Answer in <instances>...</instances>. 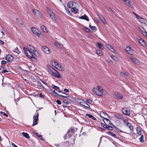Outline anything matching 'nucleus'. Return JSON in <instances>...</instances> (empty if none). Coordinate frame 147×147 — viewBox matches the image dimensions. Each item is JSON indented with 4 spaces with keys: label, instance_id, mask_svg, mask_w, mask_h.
Listing matches in <instances>:
<instances>
[{
    "label": "nucleus",
    "instance_id": "5",
    "mask_svg": "<svg viewBox=\"0 0 147 147\" xmlns=\"http://www.w3.org/2000/svg\"><path fill=\"white\" fill-rule=\"evenodd\" d=\"M78 5V4L77 3L73 1H70L67 4L68 7L71 9L75 7H77Z\"/></svg>",
    "mask_w": 147,
    "mask_h": 147
},
{
    "label": "nucleus",
    "instance_id": "42",
    "mask_svg": "<svg viewBox=\"0 0 147 147\" xmlns=\"http://www.w3.org/2000/svg\"><path fill=\"white\" fill-rule=\"evenodd\" d=\"M32 60L34 61V62H36L37 61V59L33 55V56H31V57L30 58Z\"/></svg>",
    "mask_w": 147,
    "mask_h": 147
},
{
    "label": "nucleus",
    "instance_id": "4",
    "mask_svg": "<svg viewBox=\"0 0 147 147\" xmlns=\"http://www.w3.org/2000/svg\"><path fill=\"white\" fill-rule=\"evenodd\" d=\"M51 62L53 65L57 69L61 71H63L64 69L63 67L55 61H52Z\"/></svg>",
    "mask_w": 147,
    "mask_h": 147
},
{
    "label": "nucleus",
    "instance_id": "11",
    "mask_svg": "<svg viewBox=\"0 0 147 147\" xmlns=\"http://www.w3.org/2000/svg\"><path fill=\"white\" fill-rule=\"evenodd\" d=\"M49 14L53 20L55 21L56 20V17L53 12L51 9H49L48 11Z\"/></svg>",
    "mask_w": 147,
    "mask_h": 147
},
{
    "label": "nucleus",
    "instance_id": "26",
    "mask_svg": "<svg viewBox=\"0 0 147 147\" xmlns=\"http://www.w3.org/2000/svg\"><path fill=\"white\" fill-rule=\"evenodd\" d=\"M138 18H137L138 20L142 23H144L145 20L142 17L140 16H137Z\"/></svg>",
    "mask_w": 147,
    "mask_h": 147
},
{
    "label": "nucleus",
    "instance_id": "14",
    "mask_svg": "<svg viewBox=\"0 0 147 147\" xmlns=\"http://www.w3.org/2000/svg\"><path fill=\"white\" fill-rule=\"evenodd\" d=\"M125 50L129 55H132L133 54V52L132 50L130 49V48L129 47H126Z\"/></svg>",
    "mask_w": 147,
    "mask_h": 147
},
{
    "label": "nucleus",
    "instance_id": "53",
    "mask_svg": "<svg viewBox=\"0 0 147 147\" xmlns=\"http://www.w3.org/2000/svg\"><path fill=\"white\" fill-rule=\"evenodd\" d=\"M56 102L58 104V105H60L61 104V101L59 100H57L56 101Z\"/></svg>",
    "mask_w": 147,
    "mask_h": 147
},
{
    "label": "nucleus",
    "instance_id": "17",
    "mask_svg": "<svg viewBox=\"0 0 147 147\" xmlns=\"http://www.w3.org/2000/svg\"><path fill=\"white\" fill-rule=\"evenodd\" d=\"M100 115L102 117L104 118H104H105V117H104V116H107L109 118H110L109 116L108 115L107 113L103 111H101L100 112Z\"/></svg>",
    "mask_w": 147,
    "mask_h": 147
},
{
    "label": "nucleus",
    "instance_id": "62",
    "mask_svg": "<svg viewBox=\"0 0 147 147\" xmlns=\"http://www.w3.org/2000/svg\"><path fill=\"white\" fill-rule=\"evenodd\" d=\"M64 90L65 92H69V90L67 89H64Z\"/></svg>",
    "mask_w": 147,
    "mask_h": 147
},
{
    "label": "nucleus",
    "instance_id": "60",
    "mask_svg": "<svg viewBox=\"0 0 147 147\" xmlns=\"http://www.w3.org/2000/svg\"><path fill=\"white\" fill-rule=\"evenodd\" d=\"M123 1L125 2L126 3V4H127V3H129V0H123Z\"/></svg>",
    "mask_w": 147,
    "mask_h": 147
},
{
    "label": "nucleus",
    "instance_id": "15",
    "mask_svg": "<svg viewBox=\"0 0 147 147\" xmlns=\"http://www.w3.org/2000/svg\"><path fill=\"white\" fill-rule=\"evenodd\" d=\"M5 59L8 62L12 61L13 59V57L10 55H7L5 57Z\"/></svg>",
    "mask_w": 147,
    "mask_h": 147
},
{
    "label": "nucleus",
    "instance_id": "39",
    "mask_svg": "<svg viewBox=\"0 0 147 147\" xmlns=\"http://www.w3.org/2000/svg\"><path fill=\"white\" fill-rule=\"evenodd\" d=\"M13 51L14 52L17 54V55H18L20 53V52L18 50L17 47H16V49H15L13 50Z\"/></svg>",
    "mask_w": 147,
    "mask_h": 147
},
{
    "label": "nucleus",
    "instance_id": "64",
    "mask_svg": "<svg viewBox=\"0 0 147 147\" xmlns=\"http://www.w3.org/2000/svg\"><path fill=\"white\" fill-rule=\"evenodd\" d=\"M11 145L13 147H18L15 144H14L13 143H12L11 144Z\"/></svg>",
    "mask_w": 147,
    "mask_h": 147
},
{
    "label": "nucleus",
    "instance_id": "58",
    "mask_svg": "<svg viewBox=\"0 0 147 147\" xmlns=\"http://www.w3.org/2000/svg\"><path fill=\"white\" fill-rule=\"evenodd\" d=\"M71 131V132H72V130H69L67 132V134H66V135L64 136V137H65V138H64V139H65V138H66V136H67V134H68Z\"/></svg>",
    "mask_w": 147,
    "mask_h": 147
},
{
    "label": "nucleus",
    "instance_id": "23",
    "mask_svg": "<svg viewBox=\"0 0 147 147\" xmlns=\"http://www.w3.org/2000/svg\"><path fill=\"white\" fill-rule=\"evenodd\" d=\"M28 49L30 50V52H33L35 50V48L33 47L32 46L29 45L28 46Z\"/></svg>",
    "mask_w": 147,
    "mask_h": 147
},
{
    "label": "nucleus",
    "instance_id": "24",
    "mask_svg": "<svg viewBox=\"0 0 147 147\" xmlns=\"http://www.w3.org/2000/svg\"><path fill=\"white\" fill-rule=\"evenodd\" d=\"M86 116L90 118H91L94 120H96V119L92 115L87 114H86Z\"/></svg>",
    "mask_w": 147,
    "mask_h": 147
},
{
    "label": "nucleus",
    "instance_id": "63",
    "mask_svg": "<svg viewBox=\"0 0 147 147\" xmlns=\"http://www.w3.org/2000/svg\"><path fill=\"white\" fill-rule=\"evenodd\" d=\"M109 9L112 12V13H114V11L113 10L111 7H109Z\"/></svg>",
    "mask_w": 147,
    "mask_h": 147
},
{
    "label": "nucleus",
    "instance_id": "31",
    "mask_svg": "<svg viewBox=\"0 0 147 147\" xmlns=\"http://www.w3.org/2000/svg\"><path fill=\"white\" fill-rule=\"evenodd\" d=\"M104 122L105 124L103 123H101L102 125V126L104 128L106 129L107 128H108V125L104 120Z\"/></svg>",
    "mask_w": 147,
    "mask_h": 147
},
{
    "label": "nucleus",
    "instance_id": "9",
    "mask_svg": "<svg viewBox=\"0 0 147 147\" xmlns=\"http://www.w3.org/2000/svg\"><path fill=\"white\" fill-rule=\"evenodd\" d=\"M122 112L123 114L127 116L129 115L130 114V111L125 107L122 108Z\"/></svg>",
    "mask_w": 147,
    "mask_h": 147
},
{
    "label": "nucleus",
    "instance_id": "19",
    "mask_svg": "<svg viewBox=\"0 0 147 147\" xmlns=\"http://www.w3.org/2000/svg\"><path fill=\"white\" fill-rule=\"evenodd\" d=\"M115 116L117 119L120 120H122L124 117H123L122 115L119 114H115Z\"/></svg>",
    "mask_w": 147,
    "mask_h": 147
},
{
    "label": "nucleus",
    "instance_id": "55",
    "mask_svg": "<svg viewBox=\"0 0 147 147\" xmlns=\"http://www.w3.org/2000/svg\"><path fill=\"white\" fill-rule=\"evenodd\" d=\"M108 128H109V129L110 130H112L113 129V128L110 125H108Z\"/></svg>",
    "mask_w": 147,
    "mask_h": 147
},
{
    "label": "nucleus",
    "instance_id": "10",
    "mask_svg": "<svg viewBox=\"0 0 147 147\" xmlns=\"http://www.w3.org/2000/svg\"><path fill=\"white\" fill-rule=\"evenodd\" d=\"M31 30L35 34L38 36H40V31L36 28L32 27L31 28Z\"/></svg>",
    "mask_w": 147,
    "mask_h": 147
},
{
    "label": "nucleus",
    "instance_id": "61",
    "mask_svg": "<svg viewBox=\"0 0 147 147\" xmlns=\"http://www.w3.org/2000/svg\"><path fill=\"white\" fill-rule=\"evenodd\" d=\"M116 131H117L118 132H123L122 131H121L119 129H118V128H116Z\"/></svg>",
    "mask_w": 147,
    "mask_h": 147
},
{
    "label": "nucleus",
    "instance_id": "3",
    "mask_svg": "<svg viewBox=\"0 0 147 147\" xmlns=\"http://www.w3.org/2000/svg\"><path fill=\"white\" fill-rule=\"evenodd\" d=\"M56 90H54L52 92V94L55 96L58 97H59L61 98H67L68 97V95L67 94L64 93H63L64 94H65V96L62 95H61L59 94L56 92Z\"/></svg>",
    "mask_w": 147,
    "mask_h": 147
},
{
    "label": "nucleus",
    "instance_id": "2",
    "mask_svg": "<svg viewBox=\"0 0 147 147\" xmlns=\"http://www.w3.org/2000/svg\"><path fill=\"white\" fill-rule=\"evenodd\" d=\"M123 121V124L126 126H128L130 130H132L133 129V127L131 124L129 122L127 117H123L122 119Z\"/></svg>",
    "mask_w": 147,
    "mask_h": 147
},
{
    "label": "nucleus",
    "instance_id": "33",
    "mask_svg": "<svg viewBox=\"0 0 147 147\" xmlns=\"http://www.w3.org/2000/svg\"><path fill=\"white\" fill-rule=\"evenodd\" d=\"M120 74L123 77L125 78L128 75V73H127L126 74L122 72H121L120 73Z\"/></svg>",
    "mask_w": 147,
    "mask_h": 147
},
{
    "label": "nucleus",
    "instance_id": "38",
    "mask_svg": "<svg viewBox=\"0 0 147 147\" xmlns=\"http://www.w3.org/2000/svg\"><path fill=\"white\" fill-rule=\"evenodd\" d=\"M35 134L40 139L43 140V139L42 136L41 135L38 134L36 132H35Z\"/></svg>",
    "mask_w": 147,
    "mask_h": 147
},
{
    "label": "nucleus",
    "instance_id": "25",
    "mask_svg": "<svg viewBox=\"0 0 147 147\" xmlns=\"http://www.w3.org/2000/svg\"><path fill=\"white\" fill-rule=\"evenodd\" d=\"M99 19L104 24H105L106 22L103 16L100 15L99 16Z\"/></svg>",
    "mask_w": 147,
    "mask_h": 147
},
{
    "label": "nucleus",
    "instance_id": "28",
    "mask_svg": "<svg viewBox=\"0 0 147 147\" xmlns=\"http://www.w3.org/2000/svg\"><path fill=\"white\" fill-rule=\"evenodd\" d=\"M77 7H75L74 8L71 9V11L75 13H77L78 11V9L76 8Z\"/></svg>",
    "mask_w": 147,
    "mask_h": 147
},
{
    "label": "nucleus",
    "instance_id": "40",
    "mask_svg": "<svg viewBox=\"0 0 147 147\" xmlns=\"http://www.w3.org/2000/svg\"><path fill=\"white\" fill-rule=\"evenodd\" d=\"M96 53L100 56H101L102 55V53L101 51L99 50H97L96 51Z\"/></svg>",
    "mask_w": 147,
    "mask_h": 147
},
{
    "label": "nucleus",
    "instance_id": "8",
    "mask_svg": "<svg viewBox=\"0 0 147 147\" xmlns=\"http://www.w3.org/2000/svg\"><path fill=\"white\" fill-rule=\"evenodd\" d=\"M32 12L34 15L36 16L38 18H42V14L39 11L34 9L32 10Z\"/></svg>",
    "mask_w": 147,
    "mask_h": 147
},
{
    "label": "nucleus",
    "instance_id": "13",
    "mask_svg": "<svg viewBox=\"0 0 147 147\" xmlns=\"http://www.w3.org/2000/svg\"><path fill=\"white\" fill-rule=\"evenodd\" d=\"M107 47L110 51L113 53H114L115 51V49L112 46L109 44H107L106 45Z\"/></svg>",
    "mask_w": 147,
    "mask_h": 147
},
{
    "label": "nucleus",
    "instance_id": "1",
    "mask_svg": "<svg viewBox=\"0 0 147 147\" xmlns=\"http://www.w3.org/2000/svg\"><path fill=\"white\" fill-rule=\"evenodd\" d=\"M92 90L94 93L100 96H102V94L105 91L102 87L100 86H97V89H96L95 88H94Z\"/></svg>",
    "mask_w": 147,
    "mask_h": 147
},
{
    "label": "nucleus",
    "instance_id": "30",
    "mask_svg": "<svg viewBox=\"0 0 147 147\" xmlns=\"http://www.w3.org/2000/svg\"><path fill=\"white\" fill-rule=\"evenodd\" d=\"M54 45L59 48H61L62 45L58 42H55L54 43Z\"/></svg>",
    "mask_w": 147,
    "mask_h": 147
},
{
    "label": "nucleus",
    "instance_id": "32",
    "mask_svg": "<svg viewBox=\"0 0 147 147\" xmlns=\"http://www.w3.org/2000/svg\"><path fill=\"white\" fill-rule=\"evenodd\" d=\"M22 134L26 138H30L28 134L24 132H23Z\"/></svg>",
    "mask_w": 147,
    "mask_h": 147
},
{
    "label": "nucleus",
    "instance_id": "54",
    "mask_svg": "<svg viewBox=\"0 0 147 147\" xmlns=\"http://www.w3.org/2000/svg\"><path fill=\"white\" fill-rule=\"evenodd\" d=\"M131 4V2L130 1H129V3H127V5H128L129 6L131 7L132 6Z\"/></svg>",
    "mask_w": 147,
    "mask_h": 147
},
{
    "label": "nucleus",
    "instance_id": "44",
    "mask_svg": "<svg viewBox=\"0 0 147 147\" xmlns=\"http://www.w3.org/2000/svg\"><path fill=\"white\" fill-rule=\"evenodd\" d=\"M30 52L29 53H28L27 54H26L27 56L29 58H31L32 56H33L32 54L30 53Z\"/></svg>",
    "mask_w": 147,
    "mask_h": 147
},
{
    "label": "nucleus",
    "instance_id": "16",
    "mask_svg": "<svg viewBox=\"0 0 147 147\" xmlns=\"http://www.w3.org/2000/svg\"><path fill=\"white\" fill-rule=\"evenodd\" d=\"M115 96L116 98L119 99H121L123 97L121 94L118 92H116L115 93Z\"/></svg>",
    "mask_w": 147,
    "mask_h": 147
},
{
    "label": "nucleus",
    "instance_id": "22",
    "mask_svg": "<svg viewBox=\"0 0 147 147\" xmlns=\"http://www.w3.org/2000/svg\"><path fill=\"white\" fill-rule=\"evenodd\" d=\"M130 59L135 63L138 64L139 63V61L137 59L133 57H131Z\"/></svg>",
    "mask_w": 147,
    "mask_h": 147
},
{
    "label": "nucleus",
    "instance_id": "43",
    "mask_svg": "<svg viewBox=\"0 0 147 147\" xmlns=\"http://www.w3.org/2000/svg\"><path fill=\"white\" fill-rule=\"evenodd\" d=\"M23 49L26 54H27V53H28V52H30L28 50H27V49L25 47H24Z\"/></svg>",
    "mask_w": 147,
    "mask_h": 147
},
{
    "label": "nucleus",
    "instance_id": "20",
    "mask_svg": "<svg viewBox=\"0 0 147 147\" xmlns=\"http://www.w3.org/2000/svg\"><path fill=\"white\" fill-rule=\"evenodd\" d=\"M139 42L140 44L144 47L146 45L145 41L142 39L140 38L139 39Z\"/></svg>",
    "mask_w": 147,
    "mask_h": 147
},
{
    "label": "nucleus",
    "instance_id": "18",
    "mask_svg": "<svg viewBox=\"0 0 147 147\" xmlns=\"http://www.w3.org/2000/svg\"><path fill=\"white\" fill-rule=\"evenodd\" d=\"M40 28L41 30L45 32H48V30L42 24L40 25Z\"/></svg>",
    "mask_w": 147,
    "mask_h": 147
},
{
    "label": "nucleus",
    "instance_id": "37",
    "mask_svg": "<svg viewBox=\"0 0 147 147\" xmlns=\"http://www.w3.org/2000/svg\"><path fill=\"white\" fill-rule=\"evenodd\" d=\"M144 136L143 135H142L141 137L139 138V140L141 142H143L144 140Z\"/></svg>",
    "mask_w": 147,
    "mask_h": 147
},
{
    "label": "nucleus",
    "instance_id": "29",
    "mask_svg": "<svg viewBox=\"0 0 147 147\" xmlns=\"http://www.w3.org/2000/svg\"><path fill=\"white\" fill-rule=\"evenodd\" d=\"M105 120L106 121V122L107 123L108 125H112V124L111 123V122L108 119L106 118H104V120Z\"/></svg>",
    "mask_w": 147,
    "mask_h": 147
},
{
    "label": "nucleus",
    "instance_id": "21",
    "mask_svg": "<svg viewBox=\"0 0 147 147\" xmlns=\"http://www.w3.org/2000/svg\"><path fill=\"white\" fill-rule=\"evenodd\" d=\"M79 18L85 20L87 21H88L89 20L88 18L86 15H84L83 16L80 17Z\"/></svg>",
    "mask_w": 147,
    "mask_h": 147
},
{
    "label": "nucleus",
    "instance_id": "50",
    "mask_svg": "<svg viewBox=\"0 0 147 147\" xmlns=\"http://www.w3.org/2000/svg\"><path fill=\"white\" fill-rule=\"evenodd\" d=\"M84 30L87 32H89L90 31V30L88 28H84Z\"/></svg>",
    "mask_w": 147,
    "mask_h": 147
},
{
    "label": "nucleus",
    "instance_id": "56",
    "mask_svg": "<svg viewBox=\"0 0 147 147\" xmlns=\"http://www.w3.org/2000/svg\"><path fill=\"white\" fill-rule=\"evenodd\" d=\"M94 22H95L96 23H98L99 22V21L96 18H94Z\"/></svg>",
    "mask_w": 147,
    "mask_h": 147
},
{
    "label": "nucleus",
    "instance_id": "46",
    "mask_svg": "<svg viewBox=\"0 0 147 147\" xmlns=\"http://www.w3.org/2000/svg\"><path fill=\"white\" fill-rule=\"evenodd\" d=\"M91 29L92 30L93 32H95L97 30V28L95 26H92Z\"/></svg>",
    "mask_w": 147,
    "mask_h": 147
},
{
    "label": "nucleus",
    "instance_id": "34",
    "mask_svg": "<svg viewBox=\"0 0 147 147\" xmlns=\"http://www.w3.org/2000/svg\"><path fill=\"white\" fill-rule=\"evenodd\" d=\"M137 133L140 136L141 134V131L139 128L137 127L136 128Z\"/></svg>",
    "mask_w": 147,
    "mask_h": 147
},
{
    "label": "nucleus",
    "instance_id": "41",
    "mask_svg": "<svg viewBox=\"0 0 147 147\" xmlns=\"http://www.w3.org/2000/svg\"><path fill=\"white\" fill-rule=\"evenodd\" d=\"M83 106L87 108H90V106L89 105L87 104L86 102L84 103V105H82Z\"/></svg>",
    "mask_w": 147,
    "mask_h": 147
},
{
    "label": "nucleus",
    "instance_id": "51",
    "mask_svg": "<svg viewBox=\"0 0 147 147\" xmlns=\"http://www.w3.org/2000/svg\"><path fill=\"white\" fill-rule=\"evenodd\" d=\"M86 103L90 104L92 103V101L90 99H88L86 100Z\"/></svg>",
    "mask_w": 147,
    "mask_h": 147
},
{
    "label": "nucleus",
    "instance_id": "36",
    "mask_svg": "<svg viewBox=\"0 0 147 147\" xmlns=\"http://www.w3.org/2000/svg\"><path fill=\"white\" fill-rule=\"evenodd\" d=\"M140 31L147 38V32L145 30L143 31V30H140Z\"/></svg>",
    "mask_w": 147,
    "mask_h": 147
},
{
    "label": "nucleus",
    "instance_id": "52",
    "mask_svg": "<svg viewBox=\"0 0 147 147\" xmlns=\"http://www.w3.org/2000/svg\"><path fill=\"white\" fill-rule=\"evenodd\" d=\"M7 63V62H6L5 61L3 60L1 61V64L2 65L5 64Z\"/></svg>",
    "mask_w": 147,
    "mask_h": 147
},
{
    "label": "nucleus",
    "instance_id": "7",
    "mask_svg": "<svg viewBox=\"0 0 147 147\" xmlns=\"http://www.w3.org/2000/svg\"><path fill=\"white\" fill-rule=\"evenodd\" d=\"M51 74L57 78H60V75L59 74L56 70L52 67V69H51Z\"/></svg>",
    "mask_w": 147,
    "mask_h": 147
},
{
    "label": "nucleus",
    "instance_id": "48",
    "mask_svg": "<svg viewBox=\"0 0 147 147\" xmlns=\"http://www.w3.org/2000/svg\"><path fill=\"white\" fill-rule=\"evenodd\" d=\"M36 56H38V52L35 49V50H34V51L33 52H32Z\"/></svg>",
    "mask_w": 147,
    "mask_h": 147
},
{
    "label": "nucleus",
    "instance_id": "35",
    "mask_svg": "<svg viewBox=\"0 0 147 147\" xmlns=\"http://www.w3.org/2000/svg\"><path fill=\"white\" fill-rule=\"evenodd\" d=\"M97 45L99 49H103L104 47L100 43L98 42Z\"/></svg>",
    "mask_w": 147,
    "mask_h": 147
},
{
    "label": "nucleus",
    "instance_id": "59",
    "mask_svg": "<svg viewBox=\"0 0 147 147\" xmlns=\"http://www.w3.org/2000/svg\"><path fill=\"white\" fill-rule=\"evenodd\" d=\"M0 44L2 45H3L5 44V42L2 40H0Z\"/></svg>",
    "mask_w": 147,
    "mask_h": 147
},
{
    "label": "nucleus",
    "instance_id": "57",
    "mask_svg": "<svg viewBox=\"0 0 147 147\" xmlns=\"http://www.w3.org/2000/svg\"><path fill=\"white\" fill-rule=\"evenodd\" d=\"M2 73H6V72H8V71L6 69H3L2 70Z\"/></svg>",
    "mask_w": 147,
    "mask_h": 147
},
{
    "label": "nucleus",
    "instance_id": "49",
    "mask_svg": "<svg viewBox=\"0 0 147 147\" xmlns=\"http://www.w3.org/2000/svg\"><path fill=\"white\" fill-rule=\"evenodd\" d=\"M1 113L2 114H3V115L7 117H8V115H7V114L6 113H5V112H3V111H1Z\"/></svg>",
    "mask_w": 147,
    "mask_h": 147
},
{
    "label": "nucleus",
    "instance_id": "47",
    "mask_svg": "<svg viewBox=\"0 0 147 147\" xmlns=\"http://www.w3.org/2000/svg\"><path fill=\"white\" fill-rule=\"evenodd\" d=\"M111 57L114 60L116 61L117 60V58L114 55H111Z\"/></svg>",
    "mask_w": 147,
    "mask_h": 147
},
{
    "label": "nucleus",
    "instance_id": "27",
    "mask_svg": "<svg viewBox=\"0 0 147 147\" xmlns=\"http://www.w3.org/2000/svg\"><path fill=\"white\" fill-rule=\"evenodd\" d=\"M107 133L110 136H111L115 138H117V135L115 134L112 133V132L109 131V132H108Z\"/></svg>",
    "mask_w": 147,
    "mask_h": 147
},
{
    "label": "nucleus",
    "instance_id": "45",
    "mask_svg": "<svg viewBox=\"0 0 147 147\" xmlns=\"http://www.w3.org/2000/svg\"><path fill=\"white\" fill-rule=\"evenodd\" d=\"M52 87L54 89H56L57 90L59 89V87L56 86L55 85H52Z\"/></svg>",
    "mask_w": 147,
    "mask_h": 147
},
{
    "label": "nucleus",
    "instance_id": "6",
    "mask_svg": "<svg viewBox=\"0 0 147 147\" xmlns=\"http://www.w3.org/2000/svg\"><path fill=\"white\" fill-rule=\"evenodd\" d=\"M38 115L39 114L38 112L36 113L33 115V120L32 126H34L37 124L38 121Z\"/></svg>",
    "mask_w": 147,
    "mask_h": 147
},
{
    "label": "nucleus",
    "instance_id": "12",
    "mask_svg": "<svg viewBox=\"0 0 147 147\" xmlns=\"http://www.w3.org/2000/svg\"><path fill=\"white\" fill-rule=\"evenodd\" d=\"M41 49L45 53L47 54L50 53V51L47 47L45 46H42Z\"/></svg>",
    "mask_w": 147,
    "mask_h": 147
}]
</instances>
